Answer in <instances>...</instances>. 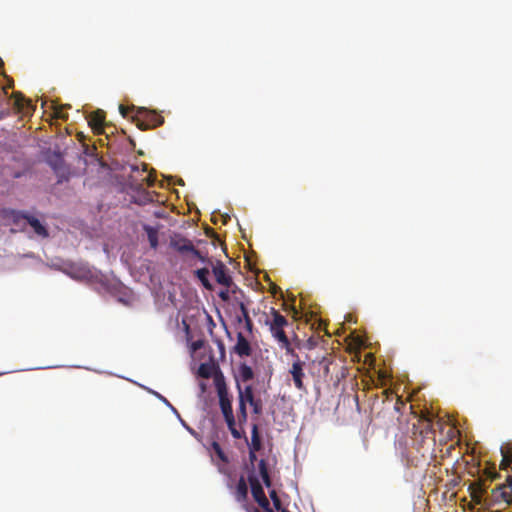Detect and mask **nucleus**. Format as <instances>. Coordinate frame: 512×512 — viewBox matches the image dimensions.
Here are the masks:
<instances>
[{
	"label": "nucleus",
	"instance_id": "f704fd0d",
	"mask_svg": "<svg viewBox=\"0 0 512 512\" xmlns=\"http://www.w3.org/2000/svg\"><path fill=\"white\" fill-rule=\"evenodd\" d=\"M219 297H220L223 301H227V300L229 299V292H228V290L220 291V292H219Z\"/></svg>",
	"mask_w": 512,
	"mask_h": 512
},
{
	"label": "nucleus",
	"instance_id": "a878e982",
	"mask_svg": "<svg viewBox=\"0 0 512 512\" xmlns=\"http://www.w3.org/2000/svg\"><path fill=\"white\" fill-rule=\"evenodd\" d=\"M413 442H414V445L416 446L417 450H421L425 447V445H427V447L429 448L431 444H433L432 442L430 441H423V438H418L417 435H413Z\"/></svg>",
	"mask_w": 512,
	"mask_h": 512
},
{
	"label": "nucleus",
	"instance_id": "58836bf2",
	"mask_svg": "<svg viewBox=\"0 0 512 512\" xmlns=\"http://www.w3.org/2000/svg\"><path fill=\"white\" fill-rule=\"evenodd\" d=\"M158 397H159L161 400H163V402H165L167 405L171 406V405H170V403L168 402V400H167L165 397H163V396H161V395H159V394H158Z\"/></svg>",
	"mask_w": 512,
	"mask_h": 512
},
{
	"label": "nucleus",
	"instance_id": "c9c22d12",
	"mask_svg": "<svg viewBox=\"0 0 512 512\" xmlns=\"http://www.w3.org/2000/svg\"><path fill=\"white\" fill-rule=\"evenodd\" d=\"M401 406H404V403L399 398H397V401L394 406L395 410L399 411Z\"/></svg>",
	"mask_w": 512,
	"mask_h": 512
},
{
	"label": "nucleus",
	"instance_id": "f8f14e48",
	"mask_svg": "<svg viewBox=\"0 0 512 512\" xmlns=\"http://www.w3.org/2000/svg\"><path fill=\"white\" fill-rule=\"evenodd\" d=\"M233 350L240 357H248L252 354L251 345L241 332L237 333V342Z\"/></svg>",
	"mask_w": 512,
	"mask_h": 512
},
{
	"label": "nucleus",
	"instance_id": "393cba45",
	"mask_svg": "<svg viewBox=\"0 0 512 512\" xmlns=\"http://www.w3.org/2000/svg\"><path fill=\"white\" fill-rule=\"evenodd\" d=\"M252 407V411L255 415H261L263 406L262 401L259 398H256L253 402L249 404Z\"/></svg>",
	"mask_w": 512,
	"mask_h": 512
},
{
	"label": "nucleus",
	"instance_id": "cd10ccee",
	"mask_svg": "<svg viewBox=\"0 0 512 512\" xmlns=\"http://www.w3.org/2000/svg\"><path fill=\"white\" fill-rule=\"evenodd\" d=\"M192 257L198 258L203 263L214 265L212 260L208 258L206 255H203L199 250L198 255H192Z\"/></svg>",
	"mask_w": 512,
	"mask_h": 512
},
{
	"label": "nucleus",
	"instance_id": "f257e3e1",
	"mask_svg": "<svg viewBox=\"0 0 512 512\" xmlns=\"http://www.w3.org/2000/svg\"><path fill=\"white\" fill-rule=\"evenodd\" d=\"M214 383L219 398V406L223 414L227 427L234 439H244L247 441V436L243 429H238L235 416L232 409V401L228 393V388L223 374L219 371L214 377Z\"/></svg>",
	"mask_w": 512,
	"mask_h": 512
},
{
	"label": "nucleus",
	"instance_id": "c756f323",
	"mask_svg": "<svg viewBox=\"0 0 512 512\" xmlns=\"http://www.w3.org/2000/svg\"><path fill=\"white\" fill-rule=\"evenodd\" d=\"M240 310H241L242 317L244 320L246 319V317H250L247 307L242 302L240 303Z\"/></svg>",
	"mask_w": 512,
	"mask_h": 512
},
{
	"label": "nucleus",
	"instance_id": "9b49d317",
	"mask_svg": "<svg viewBox=\"0 0 512 512\" xmlns=\"http://www.w3.org/2000/svg\"><path fill=\"white\" fill-rule=\"evenodd\" d=\"M88 124L94 134L100 135L104 133L105 112L102 110L92 112L88 117Z\"/></svg>",
	"mask_w": 512,
	"mask_h": 512
},
{
	"label": "nucleus",
	"instance_id": "39448f33",
	"mask_svg": "<svg viewBox=\"0 0 512 512\" xmlns=\"http://www.w3.org/2000/svg\"><path fill=\"white\" fill-rule=\"evenodd\" d=\"M133 122L140 130L145 131L162 125L164 117L154 110L140 107L133 116Z\"/></svg>",
	"mask_w": 512,
	"mask_h": 512
},
{
	"label": "nucleus",
	"instance_id": "aec40b11",
	"mask_svg": "<svg viewBox=\"0 0 512 512\" xmlns=\"http://www.w3.org/2000/svg\"><path fill=\"white\" fill-rule=\"evenodd\" d=\"M209 273H210L209 269L207 267H204L201 269H197L195 271V276L198 278V280L202 283V285L207 290H212L213 286L208 279Z\"/></svg>",
	"mask_w": 512,
	"mask_h": 512
},
{
	"label": "nucleus",
	"instance_id": "4468645a",
	"mask_svg": "<svg viewBox=\"0 0 512 512\" xmlns=\"http://www.w3.org/2000/svg\"><path fill=\"white\" fill-rule=\"evenodd\" d=\"M234 496L240 503H244L248 496V487L243 476L240 477L234 490Z\"/></svg>",
	"mask_w": 512,
	"mask_h": 512
},
{
	"label": "nucleus",
	"instance_id": "7c9ffc66",
	"mask_svg": "<svg viewBox=\"0 0 512 512\" xmlns=\"http://www.w3.org/2000/svg\"><path fill=\"white\" fill-rule=\"evenodd\" d=\"M245 322V328L248 332H251L252 329H253V322H252V319L250 317H246V319L244 320Z\"/></svg>",
	"mask_w": 512,
	"mask_h": 512
},
{
	"label": "nucleus",
	"instance_id": "ea45409f",
	"mask_svg": "<svg viewBox=\"0 0 512 512\" xmlns=\"http://www.w3.org/2000/svg\"><path fill=\"white\" fill-rule=\"evenodd\" d=\"M142 170L145 172L147 170V165L145 163L142 164Z\"/></svg>",
	"mask_w": 512,
	"mask_h": 512
},
{
	"label": "nucleus",
	"instance_id": "f3484780",
	"mask_svg": "<svg viewBox=\"0 0 512 512\" xmlns=\"http://www.w3.org/2000/svg\"><path fill=\"white\" fill-rule=\"evenodd\" d=\"M254 375V371L249 365L246 363H241L239 365V380H237V383H246L251 381L254 378Z\"/></svg>",
	"mask_w": 512,
	"mask_h": 512
},
{
	"label": "nucleus",
	"instance_id": "5701e85b",
	"mask_svg": "<svg viewBox=\"0 0 512 512\" xmlns=\"http://www.w3.org/2000/svg\"><path fill=\"white\" fill-rule=\"evenodd\" d=\"M211 448L213 450V452L217 455V457L224 463H227L228 462V457L227 455L225 454V452L223 451L221 445L216 442V441H213L212 444H211Z\"/></svg>",
	"mask_w": 512,
	"mask_h": 512
},
{
	"label": "nucleus",
	"instance_id": "20e7f679",
	"mask_svg": "<svg viewBox=\"0 0 512 512\" xmlns=\"http://www.w3.org/2000/svg\"><path fill=\"white\" fill-rule=\"evenodd\" d=\"M512 503V475H508L505 483L492 489L490 495H484L482 504L485 506L502 505L508 506Z\"/></svg>",
	"mask_w": 512,
	"mask_h": 512
},
{
	"label": "nucleus",
	"instance_id": "1a4fd4ad",
	"mask_svg": "<svg viewBox=\"0 0 512 512\" xmlns=\"http://www.w3.org/2000/svg\"><path fill=\"white\" fill-rule=\"evenodd\" d=\"M293 358H294V361L291 365V368L289 369V374L291 375L292 377V380H293V383H294V386L300 390V391H305L306 390V386L304 384V378H305V373H304V366H305V362L302 361L298 354L295 353V355H291Z\"/></svg>",
	"mask_w": 512,
	"mask_h": 512
},
{
	"label": "nucleus",
	"instance_id": "2eb2a0df",
	"mask_svg": "<svg viewBox=\"0 0 512 512\" xmlns=\"http://www.w3.org/2000/svg\"><path fill=\"white\" fill-rule=\"evenodd\" d=\"M246 443L248 444L249 449L261 450L262 442H261V437H260V434H259L258 424L254 423L252 425V429H251V442L249 443L248 440H247Z\"/></svg>",
	"mask_w": 512,
	"mask_h": 512
},
{
	"label": "nucleus",
	"instance_id": "2f4dec72",
	"mask_svg": "<svg viewBox=\"0 0 512 512\" xmlns=\"http://www.w3.org/2000/svg\"><path fill=\"white\" fill-rule=\"evenodd\" d=\"M143 180L146 181L147 185L150 187L154 186L156 181L155 177H153L151 174L147 175Z\"/></svg>",
	"mask_w": 512,
	"mask_h": 512
},
{
	"label": "nucleus",
	"instance_id": "e433bc0d",
	"mask_svg": "<svg viewBox=\"0 0 512 512\" xmlns=\"http://www.w3.org/2000/svg\"><path fill=\"white\" fill-rule=\"evenodd\" d=\"M154 216H155L156 218H163V217H164V212H163V211H156V212L154 213Z\"/></svg>",
	"mask_w": 512,
	"mask_h": 512
},
{
	"label": "nucleus",
	"instance_id": "ddd939ff",
	"mask_svg": "<svg viewBox=\"0 0 512 512\" xmlns=\"http://www.w3.org/2000/svg\"><path fill=\"white\" fill-rule=\"evenodd\" d=\"M237 390L239 401L242 399L244 403L250 404L256 399L252 385L242 386L241 383H237Z\"/></svg>",
	"mask_w": 512,
	"mask_h": 512
},
{
	"label": "nucleus",
	"instance_id": "4be33fe9",
	"mask_svg": "<svg viewBox=\"0 0 512 512\" xmlns=\"http://www.w3.org/2000/svg\"><path fill=\"white\" fill-rule=\"evenodd\" d=\"M258 469H259V474H260L265 486L269 488L272 485V482H271L270 475L268 472L267 463L264 459H261L259 461Z\"/></svg>",
	"mask_w": 512,
	"mask_h": 512
},
{
	"label": "nucleus",
	"instance_id": "f03ea898",
	"mask_svg": "<svg viewBox=\"0 0 512 512\" xmlns=\"http://www.w3.org/2000/svg\"><path fill=\"white\" fill-rule=\"evenodd\" d=\"M272 319L267 320L266 324L275 340H277L281 348L285 349L289 355H295L294 349L284 331V327L288 325V320L274 308H271Z\"/></svg>",
	"mask_w": 512,
	"mask_h": 512
},
{
	"label": "nucleus",
	"instance_id": "4c0bfd02",
	"mask_svg": "<svg viewBox=\"0 0 512 512\" xmlns=\"http://www.w3.org/2000/svg\"><path fill=\"white\" fill-rule=\"evenodd\" d=\"M314 345H315L314 340H313L312 338H310V339L308 340V347H309V348H312Z\"/></svg>",
	"mask_w": 512,
	"mask_h": 512
},
{
	"label": "nucleus",
	"instance_id": "0eeeda50",
	"mask_svg": "<svg viewBox=\"0 0 512 512\" xmlns=\"http://www.w3.org/2000/svg\"><path fill=\"white\" fill-rule=\"evenodd\" d=\"M169 244L172 249L183 257L190 258L192 255H198V249L194 246L192 241L181 234L173 235L170 238Z\"/></svg>",
	"mask_w": 512,
	"mask_h": 512
},
{
	"label": "nucleus",
	"instance_id": "473e14b6",
	"mask_svg": "<svg viewBox=\"0 0 512 512\" xmlns=\"http://www.w3.org/2000/svg\"><path fill=\"white\" fill-rule=\"evenodd\" d=\"M259 450L249 449V461L253 464L257 460L256 452Z\"/></svg>",
	"mask_w": 512,
	"mask_h": 512
},
{
	"label": "nucleus",
	"instance_id": "b1692460",
	"mask_svg": "<svg viewBox=\"0 0 512 512\" xmlns=\"http://www.w3.org/2000/svg\"><path fill=\"white\" fill-rule=\"evenodd\" d=\"M501 453H502L503 459L501 461L500 467L502 469H506L512 463V450L511 451H504L502 449Z\"/></svg>",
	"mask_w": 512,
	"mask_h": 512
},
{
	"label": "nucleus",
	"instance_id": "a211bd4d",
	"mask_svg": "<svg viewBox=\"0 0 512 512\" xmlns=\"http://www.w3.org/2000/svg\"><path fill=\"white\" fill-rule=\"evenodd\" d=\"M143 230L146 232L151 248L158 247V229L150 225H144Z\"/></svg>",
	"mask_w": 512,
	"mask_h": 512
},
{
	"label": "nucleus",
	"instance_id": "c85d7f7f",
	"mask_svg": "<svg viewBox=\"0 0 512 512\" xmlns=\"http://www.w3.org/2000/svg\"><path fill=\"white\" fill-rule=\"evenodd\" d=\"M56 118L67 119V114L63 113L62 108H56L54 111Z\"/></svg>",
	"mask_w": 512,
	"mask_h": 512
},
{
	"label": "nucleus",
	"instance_id": "6e6552de",
	"mask_svg": "<svg viewBox=\"0 0 512 512\" xmlns=\"http://www.w3.org/2000/svg\"><path fill=\"white\" fill-rule=\"evenodd\" d=\"M412 435H417L418 438H423V441H430L434 443L435 440L432 419L426 415L418 418L417 423L413 424Z\"/></svg>",
	"mask_w": 512,
	"mask_h": 512
},
{
	"label": "nucleus",
	"instance_id": "a19ab883",
	"mask_svg": "<svg viewBox=\"0 0 512 512\" xmlns=\"http://www.w3.org/2000/svg\"><path fill=\"white\" fill-rule=\"evenodd\" d=\"M4 66V62L2 60V58L0 57V68Z\"/></svg>",
	"mask_w": 512,
	"mask_h": 512
},
{
	"label": "nucleus",
	"instance_id": "bb28decb",
	"mask_svg": "<svg viewBox=\"0 0 512 512\" xmlns=\"http://www.w3.org/2000/svg\"><path fill=\"white\" fill-rule=\"evenodd\" d=\"M211 368L206 364H201L198 373L203 378H209L211 376Z\"/></svg>",
	"mask_w": 512,
	"mask_h": 512
},
{
	"label": "nucleus",
	"instance_id": "423d86ee",
	"mask_svg": "<svg viewBox=\"0 0 512 512\" xmlns=\"http://www.w3.org/2000/svg\"><path fill=\"white\" fill-rule=\"evenodd\" d=\"M8 216L12 219L13 223L20 226L22 221L28 223L33 229L34 233L42 238L49 236L47 228L34 216L24 213L22 211L11 210Z\"/></svg>",
	"mask_w": 512,
	"mask_h": 512
},
{
	"label": "nucleus",
	"instance_id": "7ed1b4c3",
	"mask_svg": "<svg viewBox=\"0 0 512 512\" xmlns=\"http://www.w3.org/2000/svg\"><path fill=\"white\" fill-rule=\"evenodd\" d=\"M501 477L500 473L495 470V467H488L483 470L482 476L473 481L468 486V491L473 502L482 504L483 496L489 488V482H493Z\"/></svg>",
	"mask_w": 512,
	"mask_h": 512
},
{
	"label": "nucleus",
	"instance_id": "9d476101",
	"mask_svg": "<svg viewBox=\"0 0 512 512\" xmlns=\"http://www.w3.org/2000/svg\"><path fill=\"white\" fill-rule=\"evenodd\" d=\"M228 272V268L220 260H217L214 265H212V273L217 283L226 288H230L233 285V279Z\"/></svg>",
	"mask_w": 512,
	"mask_h": 512
},
{
	"label": "nucleus",
	"instance_id": "79ce46f5",
	"mask_svg": "<svg viewBox=\"0 0 512 512\" xmlns=\"http://www.w3.org/2000/svg\"><path fill=\"white\" fill-rule=\"evenodd\" d=\"M132 170H133V171H138L139 169H138V167H137V166H132Z\"/></svg>",
	"mask_w": 512,
	"mask_h": 512
},
{
	"label": "nucleus",
	"instance_id": "6ab92c4d",
	"mask_svg": "<svg viewBox=\"0 0 512 512\" xmlns=\"http://www.w3.org/2000/svg\"><path fill=\"white\" fill-rule=\"evenodd\" d=\"M153 197H154L153 193L146 191V190H141L138 192V194L136 196H134L133 202L138 205L143 206V205L153 202L154 201Z\"/></svg>",
	"mask_w": 512,
	"mask_h": 512
},
{
	"label": "nucleus",
	"instance_id": "dca6fc26",
	"mask_svg": "<svg viewBox=\"0 0 512 512\" xmlns=\"http://www.w3.org/2000/svg\"><path fill=\"white\" fill-rule=\"evenodd\" d=\"M248 413H247V404L242 401V399L238 400V410H237V427L238 429H243V425L247 422Z\"/></svg>",
	"mask_w": 512,
	"mask_h": 512
},
{
	"label": "nucleus",
	"instance_id": "72a5a7b5",
	"mask_svg": "<svg viewBox=\"0 0 512 512\" xmlns=\"http://www.w3.org/2000/svg\"><path fill=\"white\" fill-rule=\"evenodd\" d=\"M119 111H120V113H121V115H122L123 117H126V116L128 115V113H129V111H130V108H129V107H126V106H124V105H120V106H119Z\"/></svg>",
	"mask_w": 512,
	"mask_h": 512
},
{
	"label": "nucleus",
	"instance_id": "412c9836",
	"mask_svg": "<svg viewBox=\"0 0 512 512\" xmlns=\"http://www.w3.org/2000/svg\"><path fill=\"white\" fill-rule=\"evenodd\" d=\"M13 106L17 110L18 113L23 112L25 106L28 104V101L20 92L12 93Z\"/></svg>",
	"mask_w": 512,
	"mask_h": 512
}]
</instances>
